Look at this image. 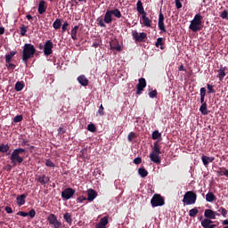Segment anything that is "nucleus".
<instances>
[{
    "mask_svg": "<svg viewBox=\"0 0 228 228\" xmlns=\"http://www.w3.org/2000/svg\"><path fill=\"white\" fill-rule=\"evenodd\" d=\"M36 53H37V48H35V45L28 43L24 45L21 60L25 65H28V61L31 60V58H35Z\"/></svg>",
    "mask_w": 228,
    "mask_h": 228,
    "instance_id": "obj_1",
    "label": "nucleus"
},
{
    "mask_svg": "<svg viewBox=\"0 0 228 228\" xmlns=\"http://www.w3.org/2000/svg\"><path fill=\"white\" fill-rule=\"evenodd\" d=\"M204 17L200 15V13L196 14L192 20H191V24L189 26V29L192 31L193 33H197L199 31H202V28H204L203 20Z\"/></svg>",
    "mask_w": 228,
    "mask_h": 228,
    "instance_id": "obj_2",
    "label": "nucleus"
},
{
    "mask_svg": "<svg viewBox=\"0 0 228 228\" xmlns=\"http://www.w3.org/2000/svg\"><path fill=\"white\" fill-rule=\"evenodd\" d=\"M22 152H26V150L22 148L14 149L10 156V160L12 167H17V165H22L24 159L20 156Z\"/></svg>",
    "mask_w": 228,
    "mask_h": 228,
    "instance_id": "obj_3",
    "label": "nucleus"
},
{
    "mask_svg": "<svg viewBox=\"0 0 228 228\" xmlns=\"http://www.w3.org/2000/svg\"><path fill=\"white\" fill-rule=\"evenodd\" d=\"M183 202L186 206H191V204H195V202H197V193H195L193 191L185 192L183 195Z\"/></svg>",
    "mask_w": 228,
    "mask_h": 228,
    "instance_id": "obj_4",
    "label": "nucleus"
},
{
    "mask_svg": "<svg viewBox=\"0 0 228 228\" xmlns=\"http://www.w3.org/2000/svg\"><path fill=\"white\" fill-rule=\"evenodd\" d=\"M46 220L53 228H63L61 221L58 220V216L54 214H50Z\"/></svg>",
    "mask_w": 228,
    "mask_h": 228,
    "instance_id": "obj_5",
    "label": "nucleus"
},
{
    "mask_svg": "<svg viewBox=\"0 0 228 228\" xmlns=\"http://www.w3.org/2000/svg\"><path fill=\"white\" fill-rule=\"evenodd\" d=\"M151 204L152 208H158L159 206H165V199L159 194H155L151 198Z\"/></svg>",
    "mask_w": 228,
    "mask_h": 228,
    "instance_id": "obj_6",
    "label": "nucleus"
},
{
    "mask_svg": "<svg viewBox=\"0 0 228 228\" xmlns=\"http://www.w3.org/2000/svg\"><path fill=\"white\" fill-rule=\"evenodd\" d=\"M74 193H76V190L72 188H66L61 191V199L64 200H69L74 197Z\"/></svg>",
    "mask_w": 228,
    "mask_h": 228,
    "instance_id": "obj_7",
    "label": "nucleus"
},
{
    "mask_svg": "<svg viewBox=\"0 0 228 228\" xmlns=\"http://www.w3.org/2000/svg\"><path fill=\"white\" fill-rule=\"evenodd\" d=\"M205 220H216V216H220V213L212 210V209H206L204 212Z\"/></svg>",
    "mask_w": 228,
    "mask_h": 228,
    "instance_id": "obj_8",
    "label": "nucleus"
},
{
    "mask_svg": "<svg viewBox=\"0 0 228 228\" xmlns=\"http://www.w3.org/2000/svg\"><path fill=\"white\" fill-rule=\"evenodd\" d=\"M54 47V45L53 44V41L47 40L45 43L44 45V54L45 56H51L53 54V48Z\"/></svg>",
    "mask_w": 228,
    "mask_h": 228,
    "instance_id": "obj_9",
    "label": "nucleus"
},
{
    "mask_svg": "<svg viewBox=\"0 0 228 228\" xmlns=\"http://www.w3.org/2000/svg\"><path fill=\"white\" fill-rule=\"evenodd\" d=\"M147 86V81L145 78L141 77L139 78V83L136 86V95H142V92H143V89Z\"/></svg>",
    "mask_w": 228,
    "mask_h": 228,
    "instance_id": "obj_10",
    "label": "nucleus"
},
{
    "mask_svg": "<svg viewBox=\"0 0 228 228\" xmlns=\"http://www.w3.org/2000/svg\"><path fill=\"white\" fill-rule=\"evenodd\" d=\"M132 37L135 42H143L145 38H147V34L142 32V33H138V31L134 30L132 32Z\"/></svg>",
    "mask_w": 228,
    "mask_h": 228,
    "instance_id": "obj_11",
    "label": "nucleus"
},
{
    "mask_svg": "<svg viewBox=\"0 0 228 228\" xmlns=\"http://www.w3.org/2000/svg\"><path fill=\"white\" fill-rule=\"evenodd\" d=\"M159 29L162 31V33H167V28H165V16L163 15V12H159Z\"/></svg>",
    "mask_w": 228,
    "mask_h": 228,
    "instance_id": "obj_12",
    "label": "nucleus"
},
{
    "mask_svg": "<svg viewBox=\"0 0 228 228\" xmlns=\"http://www.w3.org/2000/svg\"><path fill=\"white\" fill-rule=\"evenodd\" d=\"M110 45L111 51H118V53H120L122 51V46H120L117 39L110 41Z\"/></svg>",
    "mask_w": 228,
    "mask_h": 228,
    "instance_id": "obj_13",
    "label": "nucleus"
},
{
    "mask_svg": "<svg viewBox=\"0 0 228 228\" xmlns=\"http://www.w3.org/2000/svg\"><path fill=\"white\" fill-rule=\"evenodd\" d=\"M94 199H97V191L94 189L87 190V200L88 202H93Z\"/></svg>",
    "mask_w": 228,
    "mask_h": 228,
    "instance_id": "obj_14",
    "label": "nucleus"
},
{
    "mask_svg": "<svg viewBox=\"0 0 228 228\" xmlns=\"http://www.w3.org/2000/svg\"><path fill=\"white\" fill-rule=\"evenodd\" d=\"M108 224H110L108 216H103L100 219V222L96 224L95 228H106V225H108Z\"/></svg>",
    "mask_w": 228,
    "mask_h": 228,
    "instance_id": "obj_15",
    "label": "nucleus"
},
{
    "mask_svg": "<svg viewBox=\"0 0 228 228\" xmlns=\"http://www.w3.org/2000/svg\"><path fill=\"white\" fill-rule=\"evenodd\" d=\"M215 224V222L213 220H209V219H203L201 221V225L204 228H216V224Z\"/></svg>",
    "mask_w": 228,
    "mask_h": 228,
    "instance_id": "obj_16",
    "label": "nucleus"
},
{
    "mask_svg": "<svg viewBox=\"0 0 228 228\" xmlns=\"http://www.w3.org/2000/svg\"><path fill=\"white\" fill-rule=\"evenodd\" d=\"M37 181L40 183V184H42L43 186H45V184H47V183L51 181V178H49V176L45 175H42L37 176Z\"/></svg>",
    "mask_w": 228,
    "mask_h": 228,
    "instance_id": "obj_17",
    "label": "nucleus"
},
{
    "mask_svg": "<svg viewBox=\"0 0 228 228\" xmlns=\"http://www.w3.org/2000/svg\"><path fill=\"white\" fill-rule=\"evenodd\" d=\"M159 154L160 153H154L151 151V153L150 154L151 161H152L153 163H156L157 165H159V163H161V159H159Z\"/></svg>",
    "mask_w": 228,
    "mask_h": 228,
    "instance_id": "obj_18",
    "label": "nucleus"
},
{
    "mask_svg": "<svg viewBox=\"0 0 228 228\" xmlns=\"http://www.w3.org/2000/svg\"><path fill=\"white\" fill-rule=\"evenodd\" d=\"M201 161H202L204 167H208V165H209V163H213V161H215V157H208V156L203 155L201 157Z\"/></svg>",
    "mask_w": 228,
    "mask_h": 228,
    "instance_id": "obj_19",
    "label": "nucleus"
},
{
    "mask_svg": "<svg viewBox=\"0 0 228 228\" xmlns=\"http://www.w3.org/2000/svg\"><path fill=\"white\" fill-rule=\"evenodd\" d=\"M103 20L105 24H111L113 22V14H111V11L108 10L106 12Z\"/></svg>",
    "mask_w": 228,
    "mask_h": 228,
    "instance_id": "obj_20",
    "label": "nucleus"
},
{
    "mask_svg": "<svg viewBox=\"0 0 228 228\" xmlns=\"http://www.w3.org/2000/svg\"><path fill=\"white\" fill-rule=\"evenodd\" d=\"M28 197V193H23L16 198L18 206H24L26 204V198Z\"/></svg>",
    "mask_w": 228,
    "mask_h": 228,
    "instance_id": "obj_21",
    "label": "nucleus"
},
{
    "mask_svg": "<svg viewBox=\"0 0 228 228\" xmlns=\"http://www.w3.org/2000/svg\"><path fill=\"white\" fill-rule=\"evenodd\" d=\"M77 81L81 84L82 86H88V84L90 83V80H88L85 75L79 76L77 77Z\"/></svg>",
    "mask_w": 228,
    "mask_h": 228,
    "instance_id": "obj_22",
    "label": "nucleus"
},
{
    "mask_svg": "<svg viewBox=\"0 0 228 228\" xmlns=\"http://www.w3.org/2000/svg\"><path fill=\"white\" fill-rule=\"evenodd\" d=\"M47 11V6H45V2L44 0H41L38 4V13L40 15H43V13H45Z\"/></svg>",
    "mask_w": 228,
    "mask_h": 228,
    "instance_id": "obj_23",
    "label": "nucleus"
},
{
    "mask_svg": "<svg viewBox=\"0 0 228 228\" xmlns=\"http://www.w3.org/2000/svg\"><path fill=\"white\" fill-rule=\"evenodd\" d=\"M142 24L146 28H151L152 24V20L147 17V14H142Z\"/></svg>",
    "mask_w": 228,
    "mask_h": 228,
    "instance_id": "obj_24",
    "label": "nucleus"
},
{
    "mask_svg": "<svg viewBox=\"0 0 228 228\" xmlns=\"http://www.w3.org/2000/svg\"><path fill=\"white\" fill-rule=\"evenodd\" d=\"M136 6L138 13L141 15H147V12L143 9V4L140 0L137 1Z\"/></svg>",
    "mask_w": 228,
    "mask_h": 228,
    "instance_id": "obj_25",
    "label": "nucleus"
},
{
    "mask_svg": "<svg viewBox=\"0 0 228 228\" xmlns=\"http://www.w3.org/2000/svg\"><path fill=\"white\" fill-rule=\"evenodd\" d=\"M215 200H216V196L215 195V193L208 191L206 194V201L207 202H215Z\"/></svg>",
    "mask_w": 228,
    "mask_h": 228,
    "instance_id": "obj_26",
    "label": "nucleus"
},
{
    "mask_svg": "<svg viewBox=\"0 0 228 228\" xmlns=\"http://www.w3.org/2000/svg\"><path fill=\"white\" fill-rule=\"evenodd\" d=\"M63 219L69 225H72V214L66 212L63 215Z\"/></svg>",
    "mask_w": 228,
    "mask_h": 228,
    "instance_id": "obj_27",
    "label": "nucleus"
},
{
    "mask_svg": "<svg viewBox=\"0 0 228 228\" xmlns=\"http://www.w3.org/2000/svg\"><path fill=\"white\" fill-rule=\"evenodd\" d=\"M15 54H17V51H12L10 52V53L5 54V63L12 62V59L13 58V56H15Z\"/></svg>",
    "mask_w": 228,
    "mask_h": 228,
    "instance_id": "obj_28",
    "label": "nucleus"
},
{
    "mask_svg": "<svg viewBox=\"0 0 228 228\" xmlns=\"http://www.w3.org/2000/svg\"><path fill=\"white\" fill-rule=\"evenodd\" d=\"M152 152H154L156 154H161V146H159V143L158 142V141H156L153 143Z\"/></svg>",
    "mask_w": 228,
    "mask_h": 228,
    "instance_id": "obj_29",
    "label": "nucleus"
},
{
    "mask_svg": "<svg viewBox=\"0 0 228 228\" xmlns=\"http://www.w3.org/2000/svg\"><path fill=\"white\" fill-rule=\"evenodd\" d=\"M217 77H219V81H224V78L225 77V68L221 67L220 69H218Z\"/></svg>",
    "mask_w": 228,
    "mask_h": 228,
    "instance_id": "obj_30",
    "label": "nucleus"
},
{
    "mask_svg": "<svg viewBox=\"0 0 228 228\" xmlns=\"http://www.w3.org/2000/svg\"><path fill=\"white\" fill-rule=\"evenodd\" d=\"M79 29V26H75L71 29V38L72 40H77V30Z\"/></svg>",
    "mask_w": 228,
    "mask_h": 228,
    "instance_id": "obj_31",
    "label": "nucleus"
},
{
    "mask_svg": "<svg viewBox=\"0 0 228 228\" xmlns=\"http://www.w3.org/2000/svg\"><path fill=\"white\" fill-rule=\"evenodd\" d=\"M8 151H10L9 144H4V143L0 144V153L2 152L3 154H6Z\"/></svg>",
    "mask_w": 228,
    "mask_h": 228,
    "instance_id": "obj_32",
    "label": "nucleus"
},
{
    "mask_svg": "<svg viewBox=\"0 0 228 228\" xmlns=\"http://www.w3.org/2000/svg\"><path fill=\"white\" fill-rule=\"evenodd\" d=\"M138 174L139 175H141L142 178L147 177L149 175V172L147 171V169H145V167H140L138 169Z\"/></svg>",
    "mask_w": 228,
    "mask_h": 228,
    "instance_id": "obj_33",
    "label": "nucleus"
},
{
    "mask_svg": "<svg viewBox=\"0 0 228 228\" xmlns=\"http://www.w3.org/2000/svg\"><path fill=\"white\" fill-rule=\"evenodd\" d=\"M110 13L114 15L117 19L122 18V12H120V10L118 9H114V10H110Z\"/></svg>",
    "mask_w": 228,
    "mask_h": 228,
    "instance_id": "obj_34",
    "label": "nucleus"
},
{
    "mask_svg": "<svg viewBox=\"0 0 228 228\" xmlns=\"http://www.w3.org/2000/svg\"><path fill=\"white\" fill-rule=\"evenodd\" d=\"M200 111L201 115H208V103H201V106L200 108Z\"/></svg>",
    "mask_w": 228,
    "mask_h": 228,
    "instance_id": "obj_35",
    "label": "nucleus"
},
{
    "mask_svg": "<svg viewBox=\"0 0 228 228\" xmlns=\"http://www.w3.org/2000/svg\"><path fill=\"white\" fill-rule=\"evenodd\" d=\"M152 140H161V133L159 130H155L151 134Z\"/></svg>",
    "mask_w": 228,
    "mask_h": 228,
    "instance_id": "obj_36",
    "label": "nucleus"
},
{
    "mask_svg": "<svg viewBox=\"0 0 228 228\" xmlns=\"http://www.w3.org/2000/svg\"><path fill=\"white\" fill-rule=\"evenodd\" d=\"M199 215V209L197 208H194L189 211V216L191 218H195Z\"/></svg>",
    "mask_w": 228,
    "mask_h": 228,
    "instance_id": "obj_37",
    "label": "nucleus"
},
{
    "mask_svg": "<svg viewBox=\"0 0 228 228\" xmlns=\"http://www.w3.org/2000/svg\"><path fill=\"white\" fill-rule=\"evenodd\" d=\"M23 88H24V83L17 82L15 84V90H16V92H22Z\"/></svg>",
    "mask_w": 228,
    "mask_h": 228,
    "instance_id": "obj_38",
    "label": "nucleus"
},
{
    "mask_svg": "<svg viewBox=\"0 0 228 228\" xmlns=\"http://www.w3.org/2000/svg\"><path fill=\"white\" fill-rule=\"evenodd\" d=\"M53 26L55 29H60L61 28V19H56Z\"/></svg>",
    "mask_w": 228,
    "mask_h": 228,
    "instance_id": "obj_39",
    "label": "nucleus"
},
{
    "mask_svg": "<svg viewBox=\"0 0 228 228\" xmlns=\"http://www.w3.org/2000/svg\"><path fill=\"white\" fill-rule=\"evenodd\" d=\"M217 211H218V213H221V215H222V216H224V218H227V213L228 212L225 209V208L220 207Z\"/></svg>",
    "mask_w": 228,
    "mask_h": 228,
    "instance_id": "obj_40",
    "label": "nucleus"
},
{
    "mask_svg": "<svg viewBox=\"0 0 228 228\" xmlns=\"http://www.w3.org/2000/svg\"><path fill=\"white\" fill-rule=\"evenodd\" d=\"M20 35H21V37H26V33H28V27H26V25H21L20 27Z\"/></svg>",
    "mask_w": 228,
    "mask_h": 228,
    "instance_id": "obj_41",
    "label": "nucleus"
},
{
    "mask_svg": "<svg viewBox=\"0 0 228 228\" xmlns=\"http://www.w3.org/2000/svg\"><path fill=\"white\" fill-rule=\"evenodd\" d=\"M87 130H89L90 133H95V131H97V128L95 127V125L94 123H90L87 126Z\"/></svg>",
    "mask_w": 228,
    "mask_h": 228,
    "instance_id": "obj_42",
    "label": "nucleus"
},
{
    "mask_svg": "<svg viewBox=\"0 0 228 228\" xmlns=\"http://www.w3.org/2000/svg\"><path fill=\"white\" fill-rule=\"evenodd\" d=\"M22 120H24V118L22 117V115H17L13 118L14 124H18V122H22Z\"/></svg>",
    "mask_w": 228,
    "mask_h": 228,
    "instance_id": "obj_43",
    "label": "nucleus"
},
{
    "mask_svg": "<svg viewBox=\"0 0 228 228\" xmlns=\"http://www.w3.org/2000/svg\"><path fill=\"white\" fill-rule=\"evenodd\" d=\"M6 63V68L8 70H15V67H17L15 64L12 62H5Z\"/></svg>",
    "mask_w": 228,
    "mask_h": 228,
    "instance_id": "obj_44",
    "label": "nucleus"
},
{
    "mask_svg": "<svg viewBox=\"0 0 228 228\" xmlns=\"http://www.w3.org/2000/svg\"><path fill=\"white\" fill-rule=\"evenodd\" d=\"M97 22V25L100 26V28H106V24L104 23V20H102V18H98Z\"/></svg>",
    "mask_w": 228,
    "mask_h": 228,
    "instance_id": "obj_45",
    "label": "nucleus"
},
{
    "mask_svg": "<svg viewBox=\"0 0 228 228\" xmlns=\"http://www.w3.org/2000/svg\"><path fill=\"white\" fill-rule=\"evenodd\" d=\"M134 138H136V134H134V132H130L127 136L128 142H133Z\"/></svg>",
    "mask_w": 228,
    "mask_h": 228,
    "instance_id": "obj_46",
    "label": "nucleus"
},
{
    "mask_svg": "<svg viewBox=\"0 0 228 228\" xmlns=\"http://www.w3.org/2000/svg\"><path fill=\"white\" fill-rule=\"evenodd\" d=\"M45 166L49 167L50 168H54L55 165L53 164V162H52L51 159H46L45 161Z\"/></svg>",
    "mask_w": 228,
    "mask_h": 228,
    "instance_id": "obj_47",
    "label": "nucleus"
},
{
    "mask_svg": "<svg viewBox=\"0 0 228 228\" xmlns=\"http://www.w3.org/2000/svg\"><path fill=\"white\" fill-rule=\"evenodd\" d=\"M149 97H151V99H154L155 97H158V91L153 90V91L150 92L149 93Z\"/></svg>",
    "mask_w": 228,
    "mask_h": 228,
    "instance_id": "obj_48",
    "label": "nucleus"
},
{
    "mask_svg": "<svg viewBox=\"0 0 228 228\" xmlns=\"http://www.w3.org/2000/svg\"><path fill=\"white\" fill-rule=\"evenodd\" d=\"M28 216H30V218H35V216H37V211L32 208L29 212H28Z\"/></svg>",
    "mask_w": 228,
    "mask_h": 228,
    "instance_id": "obj_49",
    "label": "nucleus"
},
{
    "mask_svg": "<svg viewBox=\"0 0 228 228\" xmlns=\"http://www.w3.org/2000/svg\"><path fill=\"white\" fill-rule=\"evenodd\" d=\"M207 88L208 90V94H215V88L213 86L207 84Z\"/></svg>",
    "mask_w": 228,
    "mask_h": 228,
    "instance_id": "obj_50",
    "label": "nucleus"
},
{
    "mask_svg": "<svg viewBox=\"0 0 228 228\" xmlns=\"http://www.w3.org/2000/svg\"><path fill=\"white\" fill-rule=\"evenodd\" d=\"M156 47H159V45H163V37H159L155 44Z\"/></svg>",
    "mask_w": 228,
    "mask_h": 228,
    "instance_id": "obj_51",
    "label": "nucleus"
},
{
    "mask_svg": "<svg viewBox=\"0 0 228 228\" xmlns=\"http://www.w3.org/2000/svg\"><path fill=\"white\" fill-rule=\"evenodd\" d=\"M221 19H228V12L227 10H224V12H221L220 14Z\"/></svg>",
    "mask_w": 228,
    "mask_h": 228,
    "instance_id": "obj_52",
    "label": "nucleus"
},
{
    "mask_svg": "<svg viewBox=\"0 0 228 228\" xmlns=\"http://www.w3.org/2000/svg\"><path fill=\"white\" fill-rule=\"evenodd\" d=\"M67 28H69V22L65 21L62 25V33H65V31H67Z\"/></svg>",
    "mask_w": 228,
    "mask_h": 228,
    "instance_id": "obj_53",
    "label": "nucleus"
},
{
    "mask_svg": "<svg viewBox=\"0 0 228 228\" xmlns=\"http://www.w3.org/2000/svg\"><path fill=\"white\" fill-rule=\"evenodd\" d=\"M98 113L99 115H101L102 117V115H104V107L102 106V104L100 106L99 110H98Z\"/></svg>",
    "mask_w": 228,
    "mask_h": 228,
    "instance_id": "obj_54",
    "label": "nucleus"
},
{
    "mask_svg": "<svg viewBox=\"0 0 228 228\" xmlns=\"http://www.w3.org/2000/svg\"><path fill=\"white\" fill-rule=\"evenodd\" d=\"M200 97H206V87H201L200 88Z\"/></svg>",
    "mask_w": 228,
    "mask_h": 228,
    "instance_id": "obj_55",
    "label": "nucleus"
},
{
    "mask_svg": "<svg viewBox=\"0 0 228 228\" xmlns=\"http://www.w3.org/2000/svg\"><path fill=\"white\" fill-rule=\"evenodd\" d=\"M65 133H67V130H65V128H63L61 126L58 128L59 134H65Z\"/></svg>",
    "mask_w": 228,
    "mask_h": 228,
    "instance_id": "obj_56",
    "label": "nucleus"
},
{
    "mask_svg": "<svg viewBox=\"0 0 228 228\" xmlns=\"http://www.w3.org/2000/svg\"><path fill=\"white\" fill-rule=\"evenodd\" d=\"M134 165H140V163H142V158L137 157L134 159Z\"/></svg>",
    "mask_w": 228,
    "mask_h": 228,
    "instance_id": "obj_57",
    "label": "nucleus"
},
{
    "mask_svg": "<svg viewBox=\"0 0 228 228\" xmlns=\"http://www.w3.org/2000/svg\"><path fill=\"white\" fill-rule=\"evenodd\" d=\"M84 200H87V198L85 196H80L79 198L77 199V202H83Z\"/></svg>",
    "mask_w": 228,
    "mask_h": 228,
    "instance_id": "obj_58",
    "label": "nucleus"
},
{
    "mask_svg": "<svg viewBox=\"0 0 228 228\" xmlns=\"http://www.w3.org/2000/svg\"><path fill=\"white\" fill-rule=\"evenodd\" d=\"M17 215H18L19 216H28V212L19 211V212L17 213Z\"/></svg>",
    "mask_w": 228,
    "mask_h": 228,
    "instance_id": "obj_59",
    "label": "nucleus"
},
{
    "mask_svg": "<svg viewBox=\"0 0 228 228\" xmlns=\"http://www.w3.org/2000/svg\"><path fill=\"white\" fill-rule=\"evenodd\" d=\"M175 3L177 10H181V8H183V4L181 2L175 1Z\"/></svg>",
    "mask_w": 228,
    "mask_h": 228,
    "instance_id": "obj_60",
    "label": "nucleus"
},
{
    "mask_svg": "<svg viewBox=\"0 0 228 228\" xmlns=\"http://www.w3.org/2000/svg\"><path fill=\"white\" fill-rule=\"evenodd\" d=\"M12 168H13V167H12V165H10V164H7V165L5 166V170H6L7 172H11V171H12Z\"/></svg>",
    "mask_w": 228,
    "mask_h": 228,
    "instance_id": "obj_61",
    "label": "nucleus"
},
{
    "mask_svg": "<svg viewBox=\"0 0 228 228\" xmlns=\"http://www.w3.org/2000/svg\"><path fill=\"white\" fill-rule=\"evenodd\" d=\"M5 211H6V213H8L9 215L12 214V213H13V210H12L10 207H8V206L5 207Z\"/></svg>",
    "mask_w": 228,
    "mask_h": 228,
    "instance_id": "obj_62",
    "label": "nucleus"
},
{
    "mask_svg": "<svg viewBox=\"0 0 228 228\" xmlns=\"http://www.w3.org/2000/svg\"><path fill=\"white\" fill-rule=\"evenodd\" d=\"M205 99H206V96H200L201 104H207Z\"/></svg>",
    "mask_w": 228,
    "mask_h": 228,
    "instance_id": "obj_63",
    "label": "nucleus"
},
{
    "mask_svg": "<svg viewBox=\"0 0 228 228\" xmlns=\"http://www.w3.org/2000/svg\"><path fill=\"white\" fill-rule=\"evenodd\" d=\"M0 35H4V28L0 27Z\"/></svg>",
    "mask_w": 228,
    "mask_h": 228,
    "instance_id": "obj_64",
    "label": "nucleus"
}]
</instances>
